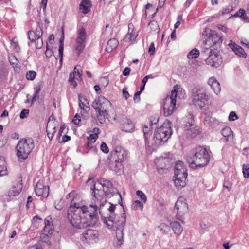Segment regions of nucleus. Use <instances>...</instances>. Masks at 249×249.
<instances>
[{
  "label": "nucleus",
  "mask_w": 249,
  "mask_h": 249,
  "mask_svg": "<svg viewBox=\"0 0 249 249\" xmlns=\"http://www.w3.org/2000/svg\"><path fill=\"white\" fill-rule=\"evenodd\" d=\"M87 185L90 186V190L92 191V195L94 197V200H96V204L100 206V213L103 214V210L107 209V204L115 206V211L116 206L108 202L105 199V196L111 197L114 196L121 198V196L114 188H112L111 183L105 178H100L97 182H94L92 178L89 179L87 181Z\"/></svg>",
  "instance_id": "obj_1"
},
{
  "label": "nucleus",
  "mask_w": 249,
  "mask_h": 249,
  "mask_svg": "<svg viewBox=\"0 0 249 249\" xmlns=\"http://www.w3.org/2000/svg\"><path fill=\"white\" fill-rule=\"evenodd\" d=\"M107 209L103 210L101 214L102 220L106 226L110 230L116 231L114 244L120 247L123 244V230L125 224L126 217L124 213L119 216L115 211V206L107 204Z\"/></svg>",
  "instance_id": "obj_2"
},
{
  "label": "nucleus",
  "mask_w": 249,
  "mask_h": 249,
  "mask_svg": "<svg viewBox=\"0 0 249 249\" xmlns=\"http://www.w3.org/2000/svg\"><path fill=\"white\" fill-rule=\"evenodd\" d=\"M71 197L72 200L68 210L82 211L83 215L87 214L89 218L95 220L97 211L98 210L100 211V206L99 204H96V200H94V197L92 196L91 203L89 207L85 205L84 201L75 191H71L66 196L67 199Z\"/></svg>",
  "instance_id": "obj_3"
},
{
  "label": "nucleus",
  "mask_w": 249,
  "mask_h": 249,
  "mask_svg": "<svg viewBox=\"0 0 249 249\" xmlns=\"http://www.w3.org/2000/svg\"><path fill=\"white\" fill-rule=\"evenodd\" d=\"M213 100L212 95L205 87H198L192 91L193 105L202 112L206 111Z\"/></svg>",
  "instance_id": "obj_4"
},
{
  "label": "nucleus",
  "mask_w": 249,
  "mask_h": 249,
  "mask_svg": "<svg viewBox=\"0 0 249 249\" xmlns=\"http://www.w3.org/2000/svg\"><path fill=\"white\" fill-rule=\"evenodd\" d=\"M67 217L71 225L78 229H84L93 225L97 221L89 218L88 215L82 214V211L68 210Z\"/></svg>",
  "instance_id": "obj_5"
},
{
  "label": "nucleus",
  "mask_w": 249,
  "mask_h": 249,
  "mask_svg": "<svg viewBox=\"0 0 249 249\" xmlns=\"http://www.w3.org/2000/svg\"><path fill=\"white\" fill-rule=\"evenodd\" d=\"M92 107L96 111V117L101 124L105 122L106 117L108 115V108L111 107V103L103 96H99L92 103Z\"/></svg>",
  "instance_id": "obj_6"
},
{
  "label": "nucleus",
  "mask_w": 249,
  "mask_h": 249,
  "mask_svg": "<svg viewBox=\"0 0 249 249\" xmlns=\"http://www.w3.org/2000/svg\"><path fill=\"white\" fill-rule=\"evenodd\" d=\"M210 160V156L206 149L202 147H197L194 154L188 159L190 166L193 169L206 165Z\"/></svg>",
  "instance_id": "obj_7"
},
{
  "label": "nucleus",
  "mask_w": 249,
  "mask_h": 249,
  "mask_svg": "<svg viewBox=\"0 0 249 249\" xmlns=\"http://www.w3.org/2000/svg\"><path fill=\"white\" fill-rule=\"evenodd\" d=\"M180 89L178 85L174 86L170 96H168L164 99L163 104L164 114L165 116H169L173 114L177 108V102L179 98L178 92Z\"/></svg>",
  "instance_id": "obj_8"
},
{
  "label": "nucleus",
  "mask_w": 249,
  "mask_h": 249,
  "mask_svg": "<svg viewBox=\"0 0 249 249\" xmlns=\"http://www.w3.org/2000/svg\"><path fill=\"white\" fill-rule=\"evenodd\" d=\"M172 135L170 124L169 122L164 123L155 130L153 137L154 142L152 146H157L165 143Z\"/></svg>",
  "instance_id": "obj_9"
},
{
  "label": "nucleus",
  "mask_w": 249,
  "mask_h": 249,
  "mask_svg": "<svg viewBox=\"0 0 249 249\" xmlns=\"http://www.w3.org/2000/svg\"><path fill=\"white\" fill-rule=\"evenodd\" d=\"M111 155L115 159V161L110 165V168L117 173L121 166L120 163L127 159V153L123 147L117 145L112 151Z\"/></svg>",
  "instance_id": "obj_10"
},
{
  "label": "nucleus",
  "mask_w": 249,
  "mask_h": 249,
  "mask_svg": "<svg viewBox=\"0 0 249 249\" xmlns=\"http://www.w3.org/2000/svg\"><path fill=\"white\" fill-rule=\"evenodd\" d=\"M34 147V144L32 139H21L16 146L17 156L20 159H26Z\"/></svg>",
  "instance_id": "obj_11"
},
{
  "label": "nucleus",
  "mask_w": 249,
  "mask_h": 249,
  "mask_svg": "<svg viewBox=\"0 0 249 249\" xmlns=\"http://www.w3.org/2000/svg\"><path fill=\"white\" fill-rule=\"evenodd\" d=\"M203 53L206 56L208 54V57L205 59V61L208 65L214 68H218L220 67L222 63V58L221 56L216 50H213L207 47L204 48V51L202 53Z\"/></svg>",
  "instance_id": "obj_12"
},
{
  "label": "nucleus",
  "mask_w": 249,
  "mask_h": 249,
  "mask_svg": "<svg viewBox=\"0 0 249 249\" xmlns=\"http://www.w3.org/2000/svg\"><path fill=\"white\" fill-rule=\"evenodd\" d=\"M77 33L74 51L77 55L79 56L85 47L87 34L85 29L83 27L79 28Z\"/></svg>",
  "instance_id": "obj_13"
},
{
  "label": "nucleus",
  "mask_w": 249,
  "mask_h": 249,
  "mask_svg": "<svg viewBox=\"0 0 249 249\" xmlns=\"http://www.w3.org/2000/svg\"><path fill=\"white\" fill-rule=\"evenodd\" d=\"M82 241L88 244L96 242L99 239V232L93 227L87 229L82 234Z\"/></svg>",
  "instance_id": "obj_14"
},
{
  "label": "nucleus",
  "mask_w": 249,
  "mask_h": 249,
  "mask_svg": "<svg viewBox=\"0 0 249 249\" xmlns=\"http://www.w3.org/2000/svg\"><path fill=\"white\" fill-rule=\"evenodd\" d=\"M175 209L177 210L178 219L181 220L188 211V206L184 197H179L178 199L175 204Z\"/></svg>",
  "instance_id": "obj_15"
},
{
  "label": "nucleus",
  "mask_w": 249,
  "mask_h": 249,
  "mask_svg": "<svg viewBox=\"0 0 249 249\" xmlns=\"http://www.w3.org/2000/svg\"><path fill=\"white\" fill-rule=\"evenodd\" d=\"M193 122L194 120L192 118V115H190L189 121L184 126V129L187 136L191 138L195 137L200 132L199 127L194 125Z\"/></svg>",
  "instance_id": "obj_16"
},
{
  "label": "nucleus",
  "mask_w": 249,
  "mask_h": 249,
  "mask_svg": "<svg viewBox=\"0 0 249 249\" xmlns=\"http://www.w3.org/2000/svg\"><path fill=\"white\" fill-rule=\"evenodd\" d=\"M57 126V123L55 121L53 116V115L51 116L49 118L46 127L47 135L50 140L53 139L54 134L56 132V128Z\"/></svg>",
  "instance_id": "obj_17"
},
{
  "label": "nucleus",
  "mask_w": 249,
  "mask_h": 249,
  "mask_svg": "<svg viewBox=\"0 0 249 249\" xmlns=\"http://www.w3.org/2000/svg\"><path fill=\"white\" fill-rule=\"evenodd\" d=\"M49 187L44 185L43 180H39L36 185L35 192L37 196L47 197L49 195Z\"/></svg>",
  "instance_id": "obj_18"
},
{
  "label": "nucleus",
  "mask_w": 249,
  "mask_h": 249,
  "mask_svg": "<svg viewBox=\"0 0 249 249\" xmlns=\"http://www.w3.org/2000/svg\"><path fill=\"white\" fill-rule=\"evenodd\" d=\"M228 45L235 53V54L240 57L246 58V53L243 48L237 45L232 40H230Z\"/></svg>",
  "instance_id": "obj_19"
},
{
  "label": "nucleus",
  "mask_w": 249,
  "mask_h": 249,
  "mask_svg": "<svg viewBox=\"0 0 249 249\" xmlns=\"http://www.w3.org/2000/svg\"><path fill=\"white\" fill-rule=\"evenodd\" d=\"M78 66H75L74 71L70 74L69 81L71 83V85L73 88H75L77 86V83L75 79L78 80L81 79V71L78 68Z\"/></svg>",
  "instance_id": "obj_20"
},
{
  "label": "nucleus",
  "mask_w": 249,
  "mask_h": 249,
  "mask_svg": "<svg viewBox=\"0 0 249 249\" xmlns=\"http://www.w3.org/2000/svg\"><path fill=\"white\" fill-rule=\"evenodd\" d=\"M207 84L211 87L214 93L216 95L220 94L221 89L220 83L214 77L209 78Z\"/></svg>",
  "instance_id": "obj_21"
},
{
  "label": "nucleus",
  "mask_w": 249,
  "mask_h": 249,
  "mask_svg": "<svg viewBox=\"0 0 249 249\" xmlns=\"http://www.w3.org/2000/svg\"><path fill=\"white\" fill-rule=\"evenodd\" d=\"M22 188V185L21 183L18 182L13 185L7 192V196L9 197H15L18 196L20 193Z\"/></svg>",
  "instance_id": "obj_22"
},
{
  "label": "nucleus",
  "mask_w": 249,
  "mask_h": 249,
  "mask_svg": "<svg viewBox=\"0 0 249 249\" xmlns=\"http://www.w3.org/2000/svg\"><path fill=\"white\" fill-rule=\"evenodd\" d=\"M171 160L166 157H161L155 160L158 169H165L170 164Z\"/></svg>",
  "instance_id": "obj_23"
},
{
  "label": "nucleus",
  "mask_w": 249,
  "mask_h": 249,
  "mask_svg": "<svg viewBox=\"0 0 249 249\" xmlns=\"http://www.w3.org/2000/svg\"><path fill=\"white\" fill-rule=\"evenodd\" d=\"M128 32L125 38L129 41L134 42L138 36V32L134 29L133 24L129 23L128 25Z\"/></svg>",
  "instance_id": "obj_24"
},
{
  "label": "nucleus",
  "mask_w": 249,
  "mask_h": 249,
  "mask_svg": "<svg viewBox=\"0 0 249 249\" xmlns=\"http://www.w3.org/2000/svg\"><path fill=\"white\" fill-rule=\"evenodd\" d=\"M42 35V29L40 26H37L36 31H30L28 32V38L31 41H36L38 37H41Z\"/></svg>",
  "instance_id": "obj_25"
},
{
  "label": "nucleus",
  "mask_w": 249,
  "mask_h": 249,
  "mask_svg": "<svg viewBox=\"0 0 249 249\" xmlns=\"http://www.w3.org/2000/svg\"><path fill=\"white\" fill-rule=\"evenodd\" d=\"M122 127V130L126 132H131L134 130V125L132 121L127 118H124Z\"/></svg>",
  "instance_id": "obj_26"
},
{
  "label": "nucleus",
  "mask_w": 249,
  "mask_h": 249,
  "mask_svg": "<svg viewBox=\"0 0 249 249\" xmlns=\"http://www.w3.org/2000/svg\"><path fill=\"white\" fill-rule=\"evenodd\" d=\"M221 134L223 137L226 138V142L233 141V132L229 127H225L221 130Z\"/></svg>",
  "instance_id": "obj_27"
},
{
  "label": "nucleus",
  "mask_w": 249,
  "mask_h": 249,
  "mask_svg": "<svg viewBox=\"0 0 249 249\" xmlns=\"http://www.w3.org/2000/svg\"><path fill=\"white\" fill-rule=\"evenodd\" d=\"M45 226L43 231L52 234L53 232V222L51 217H47L44 220Z\"/></svg>",
  "instance_id": "obj_28"
},
{
  "label": "nucleus",
  "mask_w": 249,
  "mask_h": 249,
  "mask_svg": "<svg viewBox=\"0 0 249 249\" xmlns=\"http://www.w3.org/2000/svg\"><path fill=\"white\" fill-rule=\"evenodd\" d=\"M91 6V2L89 0H83L80 4L79 8L83 13L86 14L90 11Z\"/></svg>",
  "instance_id": "obj_29"
},
{
  "label": "nucleus",
  "mask_w": 249,
  "mask_h": 249,
  "mask_svg": "<svg viewBox=\"0 0 249 249\" xmlns=\"http://www.w3.org/2000/svg\"><path fill=\"white\" fill-rule=\"evenodd\" d=\"M187 177L175 176L174 183L178 189H180L186 185Z\"/></svg>",
  "instance_id": "obj_30"
},
{
  "label": "nucleus",
  "mask_w": 249,
  "mask_h": 249,
  "mask_svg": "<svg viewBox=\"0 0 249 249\" xmlns=\"http://www.w3.org/2000/svg\"><path fill=\"white\" fill-rule=\"evenodd\" d=\"M204 121L206 124L213 127L218 125L220 123V122L216 118L207 115H206Z\"/></svg>",
  "instance_id": "obj_31"
},
{
  "label": "nucleus",
  "mask_w": 249,
  "mask_h": 249,
  "mask_svg": "<svg viewBox=\"0 0 249 249\" xmlns=\"http://www.w3.org/2000/svg\"><path fill=\"white\" fill-rule=\"evenodd\" d=\"M171 227L175 234L178 236L183 231V228L180 223L178 221H174L170 223Z\"/></svg>",
  "instance_id": "obj_32"
},
{
  "label": "nucleus",
  "mask_w": 249,
  "mask_h": 249,
  "mask_svg": "<svg viewBox=\"0 0 249 249\" xmlns=\"http://www.w3.org/2000/svg\"><path fill=\"white\" fill-rule=\"evenodd\" d=\"M6 163L4 157H0V177L7 175Z\"/></svg>",
  "instance_id": "obj_33"
},
{
  "label": "nucleus",
  "mask_w": 249,
  "mask_h": 249,
  "mask_svg": "<svg viewBox=\"0 0 249 249\" xmlns=\"http://www.w3.org/2000/svg\"><path fill=\"white\" fill-rule=\"evenodd\" d=\"M118 45V41L115 38L110 39L107 45L106 50L108 52H111L113 49H115Z\"/></svg>",
  "instance_id": "obj_34"
},
{
  "label": "nucleus",
  "mask_w": 249,
  "mask_h": 249,
  "mask_svg": "<svg viewBox=\"0 0 249 249\" xmlns=\"http://www.w3.org/2000/svg\"><path fill=\"white\" fill-rule=\"evenodd\" d=\"M211 41L213 44H216L218 43H222V40L221 37L218 36L216 33H212L209 38L208 41Z\"/></svg>",
  "instance_id": "obj_35"
},
{
  "label": "nucleus",
  "mask_w": 249,
  "mask_h": 249,
  "mask_svg": "<svg viewBox=\"0 0 249 249\" xmlns=\"http://www.w3.org/2000/svg\"><path fill=\"white\" fill-rule=\"evenodd\" d=\"M159 231L162 233L167 234L170 231V227L167 224L161 223L158 227Z\"/></svg>",
  "instance_id": "obj_36"
},
{
  "label": "nucleus",
  "mask_w": 249,
  "mask_h": 249,
  "mask_svg": "<svg viewBox=\"0 0 249 249\" xmlns=\"http://www.w3.org/2000/svg\"><path fill=\"white\" fill-rule=\"evenodd\" d=\"M143 131L145 137L146 144H149L148 139L152 133L151 126H145L143 128Z\"/></svg>",
  "instance_id": "obj_37"
},
{
  "label": "nucleus",
  "mask_w": 249,
  "mask_h": 249,
  "mask_svg": "<svg viewBox=\"0 0 249 249\" xmlns=\"http://www.w3.org/2000/svg\"><path fill=\"white\" fill-rule=\"evenodd\" d=\"M199 54V51L196 48H194L189 52L187 57L189 59L196 58L198 57Z\"/></svg>",
  "instance_id": "obj_38"
},
{
  "label": "nucleus",
  "mask_w": 249,
  "mask_h": 249,
  "mask_svg": "<svg viewBox=\"0 0 249 249\" xmlns=\"http://www.w3.org/2000/svg\"><path fill=\"white\" fill-rule=\"evenodd\" d=\"M99 132V128L97 127L94 128L92 131V133L90 134V135L88 137V139H91L93 140L94 141H96L98 138V134Z\"/></svg>",
  "instance_id": "obj_39"
},
{
  "label": "nucleus",
  "mask_w": 249,
  "mask_h": 249,
  "mask_svg": "<svg viewBox=\"0 0 249 249\" xmlns=\"http://www.w3.org/2000/svg\"><path fill=\"white\" fill-rule=\"evenodd\" d=\"M143 207V203L139 200L135 201L132 204V208L133 209L137 210L140 209L142 210Z\"/></svg>",
  "instance_id": "obj_40"
},
{
  "label": "nucleus",
  "mask_w": 249,
  "mask_h": 249,
  "mask_svg": "<svg viewBox=\"0 0 249 249\" xmlns=\"http://www.w3.org/2000/svg\"><path fill=\"white\" fill-rule=\"evenodd\" d=\"M175 176L187 177L186 169H181L179 170H175Z\"/></svg>",
  "instance_id": "obj_41"
},
{
  "label": "nucleus",
  "mask_w": 249,
  "mask_h": 249,
  "mask_svg": "<svg viewBox=\"0 0 249 249\" xmlns=\"http://www.w3.org/2000/svg\"><path fill=\"white\" fill-rule=\"evenodd\" d=\"M85 103L83 102L80 99H79V106L82 109L87 110L89 108V103L86 99H85Z\"/></svg>",
  "instance_id": "obj_42"
},
{
  "label": "nucleus",
  "mask_w": 249,
  "mask_h": 249,
  "mask_svg": "<svg viewBox=\"0 0 249 249\" xmlns=\"http://www.w3.org/2000/svg\"><path fill=\"white\" fill-rule=\"evenodd\" d=\"M51 235V234L48 233L47 232L45 233L42 231V232L40 235V239L42 242H47Z\"/></svg>",
  "instance_id": "obj_43"
},
{
  "label": "nucleus",
  "mask_w": 249,
  "mask_h": 249,
  "mask_svg": "<svg viewBox=\"0 0 249 249\" xmlns=\"http://www.w3.org/2000/svg\"><path fill=\"white\" fill-rule=\"evenodd\" d=\"M9 60L11 64L13 65L14 67H17L19 63L17 58L13 55H11L9 56Z\"/></svg>",
  "instance_id": "obj_44"
},
{
  "label": "nucleus",
  "mask_w": 249,
  "mask_h": 249,
  "mask_svg": "<svg viewBox=\"0 0 249 249\" xmlns=\"http://www.w3.org/2000/svg\"><path fill=\"white\" fill-rule=\"evenodd\" d=\"M136 194L143 203H145L146 202V196L142 191L140 190L137 191Z\"/></svg>",
  "instance_id": "obj_45"
},
{
  "label": "nucleus",
  "mask_w": 249,
  "mask_h": 249,
  "mask_svg": "<svg viewBox=\"0 0 249 249\" xmlns=\"http://www.w3.org/2000/svg\"><path fill=\"white\" fill-rule=\"evenodd\" d=\"M36 72L34 71H29L26 74V77L28 80H33L36 76Z\"/></svg>",
  "instance_id": "obj_46"
},
{
  "label": "nucleus",
  "mask_w": 249,
  "mask_h": 249,
  "mask_svg": "<svg viewBox=\"0 0 249 249\" xmlns=\"http://www.w3.org/2000/svg\"><path fill=\"white\" fill-rule=\"evenodd\" d=\"M181 169H186L184 163L181 161H178L176 162L175 166V170H179Z\"/></svg>",
  "instance_id": "obj_47"
},
{
  "label": "nucleus",
  "mask_w": 249,
  "mask_h": 249,
  "mask_svg": "<svg viewBox=\"0 0 249 249\" xmlns=\"http://www.w3.org/2000/svg\"><path fill=\"white\" fill-rule=\"evenodd\" d=\"M243 173L245 178L249 177V166L248 165H243Z\"/></svg>",
  "instance_id": "obj_48"
},
{
  "label": "nucleus",
  "mask_w": 249,
  "mask_h": 249,
  "mask_svg": "<svg viewBox=\"0 0 249 249\" xmlns=\"http://www.w3.org/2000/svg\"><path fill=\"white\" fill-rule=\"evenodd\" d=\"M72 122L73 124L76 125H79L81 122V116L80 115L76 114L73 117Z\"/></svg>",
  "instance_id": "obj_49"
},
{
  "label": "nucleus",
  "mask_w": 249,
  "mask_h": 249,
  "mask_svg": "<svg viewBox=\"0 0 249 249\" xmlns=\"http://www.w3.org/2000/svg\"><path fill=\"white\" fill-rule=\"evenodd\" d=\"M155 52V47L154 42H152L148 49V53L151 55L154 54Z\"/></svg>",
  "instance_id": "obj_50"
},
{
  "label": "nucleus",
  "mask_w": 249,
  "mask_h": 249,
  "mask_svg": "<svg viewBox=\"0 0 249 249\" xmlns=\"http://www.w3.org/2000/svg\"><path fill=\"white\" fill-rule=\"evenodd\" d=\"M100 148L101 150L105 153H107L109 152V149L104 142H102Z\"/></svg>",
  "instance_id": "obj_51"
},
{
  "label": "nucleus",
  "mask_w": 249,
  "mask_h": 249,
  "mask_svg": "<svg viewBox=\"0 0 249 249\" xmlns=\"http://www.w3.org/2000/svg\"><path fill=\"white\" fill-rule=\"evenodd\" d=\"M29 113V110L28 109H23L20 114V118L21 119H24L27 117Z\"/></svg>",
  "instance_id": "obj_52"
},
{
  "label": "nucleus",
  "mask_w": 249,
  "mask_h": 249,
  "mask_svg": "<svg viewBox=\"0 0 249 249\" xmlns=\"http://www.w3.org/2000/svg\"><path fill=\"white\" fill-rule=\"evenodd\" d=\"M40 88L39 86H36L35 88V93L33 97L32 101H35L36 97L37 96L38 94L40 91Z\"/></svg>",
  "instance_id": "obj_53"
},
{
  "label": "nucleus",
  "mask_w": 249,
  "mask_h": 249,
  "mask_svg": "<svg viewBox=\"0 0 249 249\" xmlns=\"http://www.w3.org/2000/svg\"><path fill=\"white\" fill-rule=\"evenodd\" d=\"M36 42V48L40 49L43 46V41L41 37H38L37 39L35 41Z\"/></svg>",
  "instance_id": "obj_54"
},
{
  "label": "nucleus",
  "mask_w": 249,
  "mask_h": 249,
  "mask_svg": "<svg viewBox=\"0 0 249 249\" xmlns=\"http://www.w3.org/2000/svg\"><path fill=\"white\" fill-rule=\"evenodd\" d=\"M101 83L104 87H106L108 84V80L107 77H103L100 79Z\"/></svg>",
  "instance_id": "obj_55"
},
{
  "label": "nucleus",
  "mask_w": 249,
  "mask_h": 249,
  "mask_svg": "<svg viewBox=\"0 0 249 249\" xmlns=\"http://www.w3.org/2000/svg\"><path fill=\"white\" fill-rule=\"evenodd\" d=\"M238 119V117L234 112H231L229 116V121H234Z\"/></svg>",
  "instance_id": "obj_56"
},
{
  "label": "nucleus",
  "mask_w": 249,
  "mask_h": 249,
  "mask_svg": "<svg viewBox=\"0 0 249 249\" xmlns=\"http://www.w3.org/2000/svg\"><path fill=\"white\" fill-rule=\"evenodd\" d=\"M15 39H14L11 42V45L13 49L15 50L16 52H18L19 51L20 48L18 46V44L14 41Z\"/></svg>",
  "instance_id": "obj_57"
},
{
  "label": "nucleus",
  "mask_w": 249,
  "mask_h": 249,
  "mask_svg": "<svg viewBox=\"0 0 249 249\" xmlns=\"http://www.w3.org/2000/svg\"><path fill=\"white\" fill-rule=\"evenodd\" d=\"M245 14V11L243 9H240L238 11L234 14V17H240L244 16Z\"/></svg>",
  "instance_id": "obj_58"
},
{
  "label": "nucleus",
  "mask_w": 249,
  "mask_h": 249,
  "mask_svg": "<svg viewBox=\"0 0 249 249\" xmlns=\"http://www.w3.org/2000/svg\"><path fill=\"white\" fill-rule=\"evenodd\" d=\"M140 92L137 91L134 95L133 100L135 102H139L140 100Z\"/></svg>",
  "instance_id": "obj_59"
},
{
  "label": "nucleus",
  "mask_w": 249,
  "mask_h": 249,
  "mask_svg": "<svg viewBox=\"0 0 249 249\" xmlns=\"http://www.w3.org/2000/svg\"><path fill=\"white\" fill-rule=\"evenodd\" d=\"M182 18V16L181 15H179L178 16V21L175 24L174 28L175 29L178 28L179 25H180V20Z\"/></svg>",
  "instance_id": "obj_60"
},
{
  "label": "nucleus",
  "mask_w": 249,
  "mask_h": 249,
  "mask_svg": "<svg viewBox=\"0 0 249 249\" xmlns=\"http://www.w3.org/2000/svg\"><path fill=\"white\" fill-rule=\"evenodd\" d=\"M233 10L232 7L231 6L229 5L227 6L222 12V14H228Z\"/></svg>",
  "instance_id": "obj_61"
},
{
  "label": "nucleus",
  "mask_w": 249,
  "mask_h": 249,
  "mask_svg": "<svg viewBox=\"0 0 249 249\" xmlns=\"http://www.w3.org/2000/svg\"><path fill=\"white\" fill-rule=\"evenodd\" d=\"M217 28L225 33H227L228 31V28L223 25L218 24L217 25Z\"/></svg>",
  "instance_id": "obj_62"
},
{
  "label": "nucleus",
  "mask_w": 249,
  "mask_h": 249,
  "mask_svg": "<svg viewBox=\"0 0 249 249\" xmlns=\"http://www.w3.org/2000/svg\"><path fill=\"white\" fill-rule=\"evenodd\" d=\"M123 96L124 97L125 99H127L129 97V93L128 92V91L126 90V89L125 88H124L123 89Z\"/></svg>",
  "instance_id": "obj_63"
},
{
  "label": "nucleus",
  "mask_w": 249,
  "mask_h": 249,
  "mask_svg": "<svg viewBox=\"0 0 249 249\" xmlns=\"http://www.w3.org/2000/svg\"><path fill=\"white\" fill-rule=\"evenodd\" d=\"M28 249H42V248L39 245H35L29 248Z\"/></svg>",
  "instance_id": "obj_64"
}]
</instances>
